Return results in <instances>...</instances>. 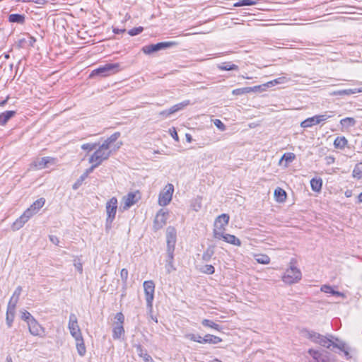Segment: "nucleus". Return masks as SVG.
Masks as SVG:
<instances>
[{
    "instance_id": "nucleus-21",
    "label": "nucleus",
    "mask_w": 362,
    "mask_h": 362,
    "mask_svg": "<svg viewBox=\"0 0 362 362\" xmlns=\"http://www.w3.org/2000/svg\"><path fill=\"white\" fill-rule=\"evenodd\" d=\"M202 344L208 343V344H216L221 342L222 339L218 337H216V336H214V335H212L210 334H207L203 337V339H202Z\"/></svg>"
},
{
    "instance_id": "nucleus-29",
    "label": "nucleus",
    "mask_w": 362,
    "mask_h": 362,
    "mask_svg": "<svg viewBox=\"0 0 362 362\" xmlns=\"http://www.w3.org/2000/svg\"><path fill=\"white\" fill-rule=\"evenodd\" d=\"M347 144L348 141L344 136H337L334 141V147L339 149H344Z\"/></svg>"
},
{
    "instance_id": "nucleus-11",
    "label": "nucleus",
    "mask_w": 362,
    "mask_h": 362,
    "mask_svg": "<svg viewBox=\"0 0 362 362\" xmlns=\"http://www.w3.org/2000/svg\"><path fill=\"white\" fill-rule=\"evenodd\" d=\"M168 215V213L165 211L163 209L158 211L153 221V228L156 230L162 228L166 224Z\"/></svg>"
},
{
    "instance_id": "nucleus-45",
    "label": "nucleus",
    "mask_w": 362,
    "mask_h": 362,
    "mask_svg": "<svg viewBox=\"0 0 362 362\" xmlns=\"http://www.w3.org/2000/svg\"><path fill=\"white\" fill-rule=\"evenodd\" d=\"M242 88V90H243V94H245V93H249L250 92H256V91H259L262 89V86H254V87H245V88Z\"/></svg>"
},
{
    "instance_id": "nucleus-8",
    "label": "nucleus",
    "mask_w": 362,
    "mask_h": 362,
    "mask_svg": "<svg viewBox=\"0 0 362 362\" xmlns=\"http://www.w3.org/2000/svg\"><path fill=\"white\" fill-rule=\"evenodd\" d=\"M174 192V186L168 183L164 189L160 192L158 197V204L160 206H167L172 200Z\"/></svg>"
},
{
    "instance_id": "nucleus-53",
    "label": "nucleus",
    "mask_w": 362,
    "mask_h": 362,
    "mask_svg": "<svg viewBox=\"0 0 362 362\" xmlns=\"http://www.w3.org/2000/svg\"><path fill=\"white\" fill-rule=\"evenodd\" d=\"M70 334L74 338L76 342L83 339L81 330L72 332Z\"/></svg>"
},
{
    "instance_id": "nucleus-47",
    "label": "nucleus",
    "mask_w": 362,
    "mask_h": 362,
    "mask_svg": "<svg viewBox=\"0 0 362 362\" xmlns=\"http://www.w3.org/2000/svg\"><path fill=\"white\" fill-rule=\"evenodd\" d=\"M200 271L207 274H212L214 273V267L211 264H206L201 267Z\"/></svg>"
},
{
    "instance_id": "nucleus-49",
    "label": "nucleus",
    "mask_w": 362,
    "mask_h": 362,
    "mask_svg": "<svg viewBox=\"0 0 362 362\" xmlns=\"http://www.w3.org/2000/svg\"><path fill=\"white\" fill-rule=\"evenodd\" d=\"M115 319L116 320L115 322V325H123V323L124 322V316L122 313H117L115 315Z\"/></svg>"
},
{
    "instance_id": "nucleus-20",
    "label": "nucleus",
    "mask_w": 362,
    "mask_h": 362,
    "mask_svg": "<svg viewBox=\"0 0 362 362\" xmlns=\"http://www.w3.org/2000/svg\"><path fill=\"white\" fill-rule=\"evenodd\" d=\"M173 251L168 250V252L167 253V259H166V265H165L166 272L168 274L171 273L172 272H173L176 269L173 264Z\"/></svg>"
},
{
    "instance_id": "nucleus-3",
    "label": "nucleus",
    "mask_w": 362,
    "mask_h": 362,
    "mask_svg": "<svg viewBox=\"0 0 362 362\" xmlns=\"http://www.w3.org/2000/svg\"><path fill=\"white\" fill-rule=\"evenodd\" d=\"M98 146L96 151L90 156L88 162H96L100 165L110 158L112 151L104 143L98 144Z\"/></svg>"
},
{
    "instance_id": "nucleus-61",
    "label": "nucleus",
    "mask_w": 362,
    "mask_h": 362,
    "mask_svg": "<svg viewBox=\"0 0 362 362\" xmlns=\"http://www.w3.org/2000/svg\"><path fill=\"white\" fill-rule=\"evenodd\" d=\"M49 240L54 245H59V240L57 236L52 235H49Z\"/></svg>"
},
{
    "instance_id": "nucleus-43",
    "label": "nucleus",
    "mask_w": 362,
    "mask_h": 362,
    "mask_svg": "<svg viewBox=\"0 0 362 362\" xmlns=\"http://www.w3.org/2000/svg\"><path fill=\"white\" fill-rule=\"evenodd\" d=\"M98 146V144L97 143H87L83 144L81 146V148L84 151H87L88 152H90L93 149L96 148V147Z\"/></svg>"
},
{
    "instance_id": "nucleus-10",
    "label": "nucleus",
    "mask_w": 362,
    "mask_h": 362,
    "mask_svg": "<svg viewBox=\"0 0 362 362\" xmlns=\"http://www.w3.org/2000/svg\"><path fill=\"white\" fill-rule=\"evenodd\" d=\"M214 234L216 239L223 240L235 246L240 245V240L233 235L225 234L223 231H218V230H214Z\"/></svg>"
},
{
    "instance_id": "nucleus-35",
    "label": "nucleus",
    "mask_w": 362,
    "mask_h": 362,
    "mask_svg": "<svg viewBox=\"0 0 362 362\" xmlns=\"http://www.w3.org/2000/svg\"><path fill=\"white\" fill-rule=\"evenodd\" d=\"M189 104V100H186V101H183L180 103H177L175 105H173V107H171L170 109H169V112L170 113H175L176 112L182 110L184 107L188 105Z\"/></svg>"
},
{
    "instance_id": "nucleus-15",
    "label": "nucleus",
    "mask_w": 362,
    "mask_h": 362,
    "mask_svg": "<svg viewBox=\"0 0 362 362\" xmlns=\"http://www.w3.org/2000/svg\"><path fill=\"white\" fill-rule=\"evenodd\" d=\"M229 221V216L226 214H223L218 216L214 223V230L218 231H223L224 227L228 225Z\"/></svg>"
},
{
    "instance_id": "nucleus-16",
    "label": "nucleus",
    "mask_w": 362,
    "mask_h": 362,
    "mask_svg": "<svg viewBox=\"0 0 362 362\" xmlns=\"http://www.w3.org/2000/svg\"><path fill=\"white\" fill-rule=\"evenodd\" d=\"M123 209L127 210L136 203V195L134 193L130 192L123 198Z\"/></svg>"
},
{
    "instance_id": "nucleus-37",
    "label": "nucleus",
    "mask_w": 362,
    "mask_h": 362,
    "mask_svg": "<svg viewBox=\"0 0 362 362\" xmlns=\"http://www.w3.org/2000/svg\"><path fill=\"white\" fill-rule=\"evenodd\" d=\"M321 291L325 293H331L334 296H342V297L344 296V293H342L339 291H336L333 290V288L331 286H327V285L322 286L321 288Z\"/></svg>"
},
{
    "instance_id": "nucleus-50",
    "label": "nucleus",
    "mask_w": 362,
    "mask_h": 362,
    "mask_svg": "<svg viewBox=\"0 0 362 362\" xmlns=\"http://www.w3.org/2000/svg\"><path fill=\"white\" fill-rule=\"evenodd\" d=\"M144 30V28L141 26L134 28L128 31V33L131 36H135L140 34Z\"/></svg>"
},
{
    "instance_id": "nucleus-59",
    "label": "nucleus",
    "mask_w": 362,
    "mask_h": 362,
    "mask_svg": "<svg viewBox=\"0 0 362 362\" xmlns=\"http://www.w3.org/2000/svg\"><path fill=\"white\" fill-rule=\"evenodd\" d=\"M74 265L80 273H82L83 266L82 263L80 262V259H74Z\"/></svg>"
},
{
    "instance_id": "nucleus-56",
    "label": "nucleus",
    "mask_w": 362,
    "mask_h": 362,
    "mask_svg": "<svg viewBox=\"0 0 362 362\" xmlns=\"http://www.w3.org/2000/svg\"><path fill=\"white\" fill-rule=\"evenodd\" d=\"M214 125L220 130L224 131L226 129L225 124L220 119H215L214 122Z\"/></svg>"
},
{
    "instance_id": "nucleus-52",
    "label": "nucleus",
    "mask_w": 362,
    "mask_h": 362,
    "mask_svg": "<svg viewBox=\"0 0 362 362\" xmlns=\"http://www.w3.org/2000/svg\"><path fill=\"white\" fill-rule=\"evenodd\" d=\"M213 255H214L213 250H205V251H204V253L202 255V259L204 261L208 262L210 260V259L211 258Z\"/></svg>"
},
{
    "instance_id": "nucleus-58",
    "label": "nucleus",
    "mask_w": 362,
    "mask_h": 362,
    "mask_svg": "<svg viewBox=\"0 0 362 362\" xmlns=\"http://www.w3.org/2000/svg\"><path fill=\"white\" fill-rule=\"evenodd\" d=\"M89 163H92L93 165L85 171V173L88 175L90 174L94 170L95 168H96L97 167H98L100 165V164H98V163H96V162H89Z\"/></svg>"
},
{
    "instance_id": "nucleus-23",
    "label": "nucleus",
    "mask_w": 362,
    "mask_h": 362,
    "mask_svg": "<svg viewBox=\"0 0 362 362\" xmlns=\"http://www.w3.org/2000/svg\"><path fill=\"white\" fill-rule=\"evenodd\" d=\"M136 349L137 354L142 358L145 362H153L151 356L143 349L141 345H136Z\"/></svg>"
},
{
    "instance_id": "nucleus-28",
    "label": "nucleus",
    "mask_w": 362,
    "mask_h": 362,
    "mask_svg": "<svg viewBox=\"0 0 362 362\" xmlns=\"http://www.w3.org/2000/svg\"><path fill=\"white\" fill-rule=\"evenodd\" d=\"M322 186V180L321 178H313L310 180V187L313 191L319 192Z\"/></svg>"
},
{
    "instance_id": "nucleus-26",
    "label": "nucleus",
    "mask_w": 362,
    "mask_h": 362,
    "mask_svg": "<svg viewBox=\"0 0 362 362\" xmlns=\"http://www.w3.org/2000/svg\"><path fill=\"white\" fill-rule=\"evenodd\" d=\"M25 16L23 14L13 13L8 16V21L11 23H16L23 24L25 23Z\"/></svg>"
},
{
    "instance_id": "nucleus-25",
    "label": "nucleus",
    "mask_w": 362,
    "mask_h": 362,
    "mask_svg": "<svg viewBox=\"0 0 362 362\" xmlns=\"http://www.w3.org/2000/svg\"><path fill=\"white\" fill-rule=\"evenodd\" d=\"M340 124L345 129L353 127L356 124V120L354 117H345L340 120Z\"/></svg>"
},
{
    "instance_id": "nucleus-27",
    "label": "nucleus",
    "mask_w": 362,
    "mask_h": 362,
    "mask_svg": "<svg viewBox=\"0 0 362 362\" xmlns=\"http://www.w3.org/2000/svg\"><path fill=\"white\" fill-rule=\"evenodd\" d=\"M45 199L44 198H40L37 199L33 204L29 207L33 213L37 214L39 210L45 205Z\"/></svg>"
},
{
    "instance_id": "nucleus-34",
    "label": "nucleus",
    "mask_w": 362,
    "mask_h": 362,
    "mask_svg": "<svg viewBox=\"0 0 362 362\" xmlns=\"http://www.w3.org/2000/svg\"><path fill=\"white\" fill-rule=\"evenodd\" d=\"M120 136V132H117L112 134L110 137L104 141V144H107V146L110 148L111 145L115 142L117 139Z\"/></svg>"
},
{
    "instance_id": "nucleus-31",
    "label": "nucleus",
    "mask_w": 362,
    "mask_h": 362,
    "mask_svg": "<svg viewBox=\"0 0 362 362\" xmlns=\"http://www.w3.org/2000/svg\"><path fill=\"white\" fill-rule=\"evenodd\" d=\"M124 334V329L123 325H115L113 328L112 337L115 339H119Z\"/></svg>"
},
{
    "instance_id": "nucleus-42",
    "label": "nucleus",
    "mask_w": 362,
    "mask_h": 362,
    "mask_svg": "<svg viewBox=\"0 0 362 362\" xmlns=\"http://www.w3.org/2000/svg\"><path fill=\"white\" fill-rule=\"evenodd\" d=\"M296 158V155L293 153H285L281 157V161L285 160L287 163H291Z\"/></svg>"
},
{
    "instance_id": "nucleus-60",
    "label": "nucleus",
    "mask_w": 362,
    "mask_h": 362,
    "mask_svg": "<svg viewBox=\"0 0 362 362\" xmlns=\"http://www.w3.org/2000/svg\"><path fill=\"white\" fill-rule=\"evenodd\" d=\"M170 133V135L176 141H179V137H178V135H177V131L175 129V128H172V129H170L169 130Z\"/></svg>"
},
{
    "instance_id": "nucleus-17",
    "label": "nucleus",
    "mask_w": 362,
    "mask_h": 362,
    "mask_svg": "<svg viewBox=\"0 0 362 362\" xmlns=\"http://www.w3.org/2000/svg\"><path fill=\"white\" fill-rule=\"evenodd\" d=\"M16 112L14 110H7L0 114V125H5L8 121L14 117Z\"/></svg>"
},
{
    "instance_id": "nucleus-40",
    "label": "nucleus",
    "mask_w": 362,
    "mask_h": 362,
    "mask_svg": "<svg viewBox=\"0 0 362 362\" xmlns=\"http://www.w3.org/2000/svg\"><path fill=\"white\" fill-rule=\"evenodd\" d=\"M358 90H356V88H354V89H344V90H338L337 92L334 93L335 95H351V94H354V93H357Z\"/></svg>"
},
{
    "instance_id": "nucleus-54",
    "label": "nucleus",
    "mask_w": 362,
    "mask_h": 362,
    "mask_svg": "<svg viewBox=\"0 0 362 362\" xmlns=\"http://www.w3.org/2000/svg\"><path fill=\"white\" fill-rule=\"evenodd\" d=\"M35 214L33 213L32 210L28 208L23 212L21 216L25 219V221H28Z\"/></svg>"
},
{
    "instance_id": "nucleus-39",
    "label": "nucleus",
    "mask_w": 362,
    "mask_h": 362,
    "mask_svg": "<svg viewBox=\"0 0 362 362\" xmlns=\"http://www.w3.org/2000/svg\"><path fill=\"white\" fill-rule=\"evenodd\" d=\"M257 4V0H239L234 4V6L240 7L245 6H253Z\"/></svg>"
},
{
    "instance_id": "nucleus-5",
    "label": "nucleus",
    "mask_w": 362,
    "mask_h": 362,
    "mask_svg": "<svg viewBox=\"0 0 362 362\" xmlns=\"http://www.w3.org/2000/svg\"><path fill=\"white\" fill-rule=\"evenodd\" d=\"M106 213H107V219H106V228H110L111 224L113 220L115 218L117 209V199L116 197H112L107 203H106Z\"/></svg>"
},
{
    "instance_id": "nucleus-48",
    "label": "nucleus",
    "mask_w": 362,
    "mask_h": 362,
    "mask_svg": "<svg viewBox=\"0 0 362 362\" xmlns=\"http://www.w3.org/2000/svg\"><path fill=\"white\" fill-rule=\"evenodd\" d=\"M185 337L190 339L191 341H197L198 343L202 344V339H203V337H202L201 336H197L194 334L190 333V334H186Z\"/></svg>"
},
{
    "instance_id": "nucleus-22",
    "label": "nucleus",
    "mask_w": 362,
    "mask_h": 362,
    "mask_svg": "<svg viewBox=\"0 0 362 362\" xmlns=\"http://www.w3.org/2000/svg\"><path fill=\"white\" fill-rule=\"evenodd\" d=\"M217 68L221 71H238L239 69L238 66L230 62L218 64Z\"/></svg>"
},
{
    "instance_id": "nucleus-30",
    "label": "nucleus",
    "mask_w": 362,
    "mask_h": 362,
    "mask_svg": "<svg viewBox=\"0 0 362 362\" xmlns=\"http://www.w3.org/2000/svg\"><path fill=\"white\" fill-rule=\"evenodd\" d=\"M274 196L277 202H283L286 199V192L283 189L277 187L274 190Z\"/></svg>"
},
{
    "instance_id": "nucleus-32",
    "label": "nucleus",
    "mask_w": 362,
    "mask_h": 362,
    "mask_svg": "<svg viewBox=\"0 0 362 362\" xmlns=\"http://www.w3.org/2000/svg\"><path fill=\"white\" fill-rule=\"evenodd\" d=\"M26 222L28 221H25V219L22 216H21L18 218L16 220L15 222H13L11 228L13 230H18L20 228H21Z\"/></svg>"
},
{
    "instance_id": "nucleus-19",
    "label": "nucleus",
    "mask_w": 362,
    "mask_h": 362,
    "mask_svg": "<svg viewBox=\"0 0 362 362\" xmlns=\"http://www.w3.org/2000/svg\"><path fill=\"white\" fill-rule=\"evenodd\" d=\"M16 306L8 305L6 320L8 327H11L14 320Z\"/></svg>"
},
{
    "instance_id": "nucleus-55",
    "label": "nucleus",
    "mask_w": 362,
    "mask_h": 362,
    "mask_svg": "<svg viewBox=\"0 0 362 362\" xmlns=\"http://www.w3.org/2000/svg\"><path fill=\"white\" fill-rule=\"evenodd\" d=\"M332 346L340 349L341 351H344L346 355H348V351L346 350L345 344L344 343L334 344L332 342Z\"/></svg>"
},
{
    "instance_id": "nucleus-64",
    "label": "nucleus",
    "mask_w": 362,
    "mask_h": 362,
    "mask_svg": "<svg viewBox=\"0 0 362 362\" xmlns=\"http://www.w3.org/2000/svg\"><path fill=\"white\" fill-rule=\"evenodd\" d=\"M126 32L125 29L113 28V33L115 34H121Z\"/></svg>"
},
{
    "instance_id": "nucleus-7",
    "label": "nucleus",
    "mask_w": 362,
    "mask_h": 362,
    "mask_svg": "<svg viewBox=\"0 0 362 362\" xmlns=\"http://www.w3.org/2000/svg\"><path fill=\"white\" fill-rule=\"evenodd\" d=\"M332 117V115H329L327 112L322 115H315L313 117H308L303 120L300 123V127L303 128L311 127L313 125H316L321 123L322 122L326 121L327 119L331 118Z\"/></svg>"
},
{
    "instance_id": "nucleus-1",
    "label": "nucleus",
    "mask_w": 362,
    "mask_h": 362,
    "mask_svg": "<svg viewBox=\"0 0 362 362\" xmlns=\"http://www.w3.org/2000/svg\"><path fill=\"white\" fill-rule=\"evenodd\" d=\"M297 261L292 258L289 262V267L282 276V281L287 284H293L298 282L302 278L300 270L297 267Z\"/></svg>"
},
{
    "instance_id": "nucleus-9",
    "label": "nucleus",
    "mask_w": 362,
    "mask_h": 362,
    "mask_svg": "<svg viewBox=\"0 0 362 362\" xmlns=\"http://www.w3.org/2000/svg\"><path fill=\"white\" fill-rule=\"evenodd\" d=\"M144 289L145 293L147 307L150 309L153 306L154 298L155 284L153 281H146L144 282Z\"/></svg>"
},
{
    "instance_id": "nucleus-18",
    "label": "nucleus",
    "mask_w": 362,
    "mask_h": 362,
    "mask_svg": "<svg viewBox=\"0 0 362 362\" xmlns=\"http://www.w3.org/2000/svg\"><path fill=\"white\" fill-rule=\"evenodd\" d=\"M68 328L70 332L81 330L78 324L77 317L74 313L69 315Z\"/></svg>"
},
{
    "instance_id": "nucleus-46",
    "label": "nucleus",
    "mask_w": 362,
    "mask_h": 362,
    "mask_svg": "<svg viewBox=\"0 0 362 362\" xmlns=\"http://www.w3.org/2000/svg\"><path fill=\"white\" fill-rule=\"evenodd\" d=\"M242 88V90H243V94H245V93H249L250 92H256V91H259L262 89V86H254V87H245V88Z\"/></svg>"
},
{
    "instance_id": "nucleus-41",
    "label": "nucleus",
    "mask_w": 362,
    "mask_h": 362,
    "mask_svg": "<svg viewBox=\"0 0 362 362\" xmlns=\"http://www.w3.org/2000/svg\"><path fill=\"white\" fill-rule=\"evenodd\" d=\"M353 176L357 179L362 178V165L361 163H358L355 166L353 170Z\"/></svg>"
},
{
    "instance_id": "nucleus-2",
    "label": "nucleus",
    "mask_w": 362,
    "mask_h": 362,
    "mask_svg": "<svg viewBox=\"0 0 362 362\" xmlns=\"http://www.w3.org/2000/svg\"><path fill=\"white\" fill-rule=\"evenodd\" d=\"M300 334L303 338L309 339L312 342L320 344L322 346L327 347L328 349L332 346V341L330 339L316 332L314 330L303 329L300 331Z\"/></svg>"
},
{
    "instance_id": "nucleus-14",
    "label": "nucleus",
    "mask_w": 362,
    "mask_h": 362,
    "mask_svg": "<svg viewBox=\"0 0 362 362\" xmlns=\"http://www.w3.org/2000/svg\"><path fill=\"white\" fill-rule=\"evenodd\" d=\"M53 160L50 157H42L35 159L31 164L30 168L36 170H41L47 167V165Z\"/></svg>"
},
{
    "instance_id": "nucleus-38",
    "label": "nucleus",
    "mask_w": 362,
    "mask_h": 362,
    "mask_svg": "<svg viewBox=\"0 0 362 362\" xmlns=\"http://www.w3.org/2000/svg\"><path fill=\"white\" fill-rule=\"evenodd\" d=\"M76 349L78 354L81 356H83L86 354V349L84 344L83 339L76 342Z\"/></svg>"
},
{
    "instance_id": "nucleus-13",
    "label": "nucleus",
    "mask_w": 362,
    "mask_h": 362,
    "mask_svg": "<svg viewBox=\"0 0 362 362\" xmlns=\"http://www.w3.org/2000/svg\"><path fill=\"white\" fill-rule=\"evenodd\" d=\"M177 238V232L175 228L169 226L166 230V241L168 249H174Z\"/></svg>"
},
{
    "instance_id": "nucleus-33",
    "label": "nucleus",
    "mask_w": 362,
    "mask_h": 362,
    "mask_svg": "<svg viewBox=\"0 0 362 362\" xmlns=\"http://www.w3.org/2000/svg\"><path fill=\"white\" fill-rule=\"evenodd\" d=\"M202 324L204 327H210V328H212V329H216L217 331H221V326L219 325L214 322L211 320H207V319H204L202 321Z\"/></svg>"
},
{
    "instance_id": "nucleus-24",
    "label": "nucleus",
    "mask_w": 362,
    "mask_h": 362,
    "mask_svg": "<svg viewBox=\"0 0 362 362\" xmlns=\"http://www.w3.org/2000/svg\"><path fill=\"white\" fill-rule=\"evenodd\" d=\"M21 292H22V287L19 286L14 291L13 296H11L8 305L16 306V304L19 300V297L21 296Z\"/></svg>"
},
{
    "instance_id": "nucleus-36",
    "label": "nucleus",
    "mask_w": 362,
    "mask_h": 362,
    "mask_svg": "<svg viewBox=\"0 0 362 362\" xmlns=\"http://www.w3.org/2000/svg\"><path fill=\"white\" fill-rule=\"evenodd\" d=\"M255 259L258 263L262 264H267L270 262V258L267 255L262 254L255 255Z\"/></svg>"
},
{
    "instance_id": "nucleus-57",
    "label": "nucleus",
    "mask_w": 362,
    "mask_h": 362,
    "mask_svg": "<svg viewBox=\"0 0 362 362\" xmlns=\"http://www.w3.org/2000/svg\"><path fill=\"white\" fill-rule=\"evenodd\" d=\"M120 277L124 282V284L127 283V280L128 278V271L126 269H122L120 272Z\"/></svg>"
},
{
    "instance_id": "nucleus-63",
    "label": "nucleus",
    "mask_w": 362,
    "mask_h": 362,
    "mask_svg": "<svg viewBox=\"0 0 362 362\" xmlns=\"http://www.w3.org/2000/svg\"><path fill=\"white\" fill-rule=\"evenodd\" d=\"M173 113H170L169 112V109L168 110H163L162 112H160V115L165 117H167L168 116H170V115H172Z\"/></svg>"
},
{
    "instance_id": "nucleus-12",
    "label": "nucleus",
    "mask_w": 362,
    "mask_h": 362,
    "mask_svg": "<svg viewBox=\"0 0 362 362\" xmlns=\"http://www.w3.org/2000/svg\"><path fill=\"white\" fill-rule=\"evenodd\" d=\"M28 329L30 333L33 336L43 337L45 333L44 328L37 322L35 319L28 321Z\"/></svg>"
},
{
    "instance_id": "nucleus-4",
    "label": "nucleus",
    "mask_w": 362,
    "mask_h": 362,
    "mask_svg": "<svg viewBox=\"0 0 362 362\" xmlns=\"http://www.w3.org/2000/svg\"><path fill=\"white\" fill-rule=\"evenodd\" d=\"M120 65L118 63H108L103 66H100L94 69L90 76H107L119 71Z\"/></svg>"
},
{
    "instance_id": "nucleus-6",
    "label": "nucleus",
    "mask_w": 362,
    "mask_h": 362,
    "mask_svg": "<svg viewBox=\"0 0 362 362\" xmlns=\"http://www.w3.org/2000/svg\"><path fill=\"white\" fill-rule=\"evenodd\" d=\"M176 45L177 42H160L156 44L146 45L142 47V51L146 54H151L160 50L170 48Z\"/></svg>"
},
{
    "instance_id": "nucleus-62",
    "label": "nucleus",
    "mask_w": 362,
    "mask_h": 362,
    "mask_svg": "<svg viewBox=\"0 0 362 362\" xmlns=\"http://www.w3.org/2000/svg\"><path fill=\"white\" fill-rule=\"evenodd\" d=\"M232 93L233 95H243V90H242V88H236V89H234L233 91H232Z\"/></svg>"
},
{
    "instance_id": "nucleus-51",
    "label": "nucleus",
    "mask_w": 362,
    "mask_h": 362,
    "mask_svg": "<svg viewBox=\"0 0 362 362\" xmlns=\"http://www.w3.org/2000/svg\"><path fill=\"white\" fill-rule=\"evenodd\" d=\"M21 319L25 321L27 324H28V321H31L32 319L35 318L31 315V314L29 312L25 310L21 313Z\"/></svg>"
},
{
    "instance_id": "nucleus-44",
    "label": "nucleus",
    "mask_w": 362,
    "mask_h": 362,
    "mask_svg": "<svg viewBox=\"0 0 362 362\" xmlns=\"http://www.w3.org/2000/svg\"><path fill=\"white\" fill-rule=\"evenodd\" d=\"M289 81V78L286 76H281L278 78H276L270 82L269 83L272 84V86L275 84H281L285 83Z\"/></svg>"
}]
</instances>
